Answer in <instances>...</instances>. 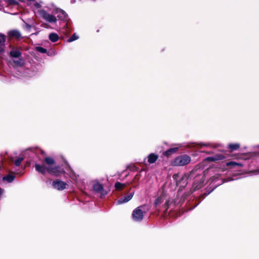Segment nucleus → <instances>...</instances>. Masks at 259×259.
I'll list each match as a JSON object with an SVG mask.
<instances>
[{
    "instance_id": "f257e3e1",
    "label": "nucleus",
    "mask_w": 259,
    "mask_h": 259,
    "mask_svg": "<svg viewBox=\"0 0 259 259\" xmlns=\"http://www.w3.org/2000/svg\"><path fill=\"white\" fill-rule=\"evenodd\" d=\"M35 169L42 174H45L46 171L48 173L58 176L61 174H64L65 171L63 170H60L59 166H55V167H46L44 165H40L38 164L35 165Z\"/></svg>"
},
{
    "instance_id": "f03ea898",
    "label": "nucleus",
    "mask_w": 259,
    "mask_h": 259,
    "mask_svg": "<svg viewBox=\"0 0 259 259\" xmlns=\"http://www.w3.org/2000/svg\"><path fill=\"white\" fill-rule=\"evenodd\" d=\"M144 208V205H141L133 210L132 213V218L134 221L136 222H139L143 220L144 214L145 213Z\"/></svg>"
},
{
    "instance_id": "7ed1b4c3",
    "label": "nucleus",
    "mask_w": 259,
    "mask_h": 259,
    "mask_svg": "<svg viewBox=\"0 0 259 259\" xmlns=\"http://www.w3.org/2000/svg\"><path fill=\"white\" fill-rule=\"evenodd\" d=\"M191 161V158L187 155H183L177 157L173 161V165L177 166H184Z\"/></svg>"
},
{
    "instance_id": "20e7f679",
    "label": "nucleus",
    "mask_w": 259,
    "mask_h": 259,
    "mask_svg": "<svg viewBox=\"0 0 259 259\" xmlns=\"http://www.w3.org/2000/svg\"><path fill=\"white\" fill-rule=\"evenodd\" d=\"M39 15L46 21L50 23H55L57 22V18L52 14H50L44 10H40L38 11Z\"/></svg>"
},
{
    "instance_id": "39448f33",
    "label": "nucleus",
    "mask_w": 259,
    "mask_h": 259,
    "mask_svg": "<svg viewBox=\"0 0 259 259\" xmlns=\"http://www.w3.org/2000/svg\"><path fill=\"white\" fill-rule=\"evenodd\" d=\"M66 183L60 180L54 181L53 182V187L58 190H63L65 189L66 188Z\"/></svg>"
},
{
    "instance_id": "423d86ee",
    "label": "nucleus",
    "mask_w": 259,
    "mask_h": 259,
    "mask_svg": "<svg viewBox=\"0 0 259 259\" xmlns=\"http://www.w3.org/2000/svg\"><path fill=\"white\" fill-rule=\"evenodd\" d=\"M93 189L96 192L100 193L102 196H105L107 194L104 190L103 185L99 183L94 184Z\"/></svg>"
},
{
    "instance_id": "0eeeda50",
    "label": "nucleus",
    "mask_w": 259,
    "mask_h": 259,
    "mask_svg": "<svg viewBox=\"0 0 259 259\" xmlns=\"http://www.w3.org/2000/svg\"><path fill=\"white\" fill-rule=\"evenodd\" d=\"M8 35L10 38H15L19 39L21 37L20 32L16 30H11L9 32Z\"/></svg>"
},
{
    "instance_id": "6e6552de",
    "label": "nucleus",
    "mask_w": 259,
    "mask_h": 259,
    "mask_svg": "<svg viewBox=\"0 0 259 259\" xmlns=\"http://www.w3.org/2000/svg\"><path fill=\"white\" fill-rule=\"evenodd\" d=\"M133 194L131 193L130 194L127 195L126 196H125L124 197H122V198H121L120 199H119L117 201V203L118 204L126 203V202H128V201H130L133 198Z\"/></svg>"
},
{
    "instance_id": "1a4fd4ad",
    "label": "nucleus",
    "mask_w": 259,
    "mask_h": 259,
    "mask_svg": "<svg viewBox=\"0 0 259 259\" xmlns=\"http://www.w3.org/2000/svg\"><path fill=\"white\" fill-rule=\"evenodd\" d=\"M158 156L154 153L150 154L148 156V161L149 163H154L158 159Z\"/></svg>"
},
{
    "instance_id": "9d476101",
    "label": "nucleus",
    "mask_w": 259,
    "mask_h": 259,
    "mask_svg": "<svg viewBox=\"0 0 259 259\" xmlns=\"http://www.w3.org/2000/svg\"><path fill=\"white\" fill-rule=\"evenodd\" d=\"M45 161L49 166L48 167H53L52 166L55 163L54 159L50 157H47L45 158Z\"/></svg>"
},
{
    "instance_id": "9b49d317",
    "label": "nucleus",
    "mask_w": 259,
    "mask_h": 259,
    "mask_svg": "<svg viewBox=\"0 0 259 259\" xmlns=\"http://www.w3.org/2000/svg\"><path fill=\"white\" fill-rule=\"evenodd\" d=\"M165 199V196L164 195H161L160 196H159V197H158L156 200H155V206H158V205H159L160 204H161L163 201V200Z\"/></svg>"
},
{
    "instance_id": "f8f14e48",
    "label": "nucleus",
    "mask_w": 259,
    "mask_h": 259,
    "mask_svg": "<svg viewBox=\"0 0 259 259\" xmlns=\"http://www.w3.org/2000/svg\"><path fill=\"white\" fill-rule=\"evenodd\" d=\"M15 179V176L14 175H8L7 176H4L3 178V180L4 181H6L9 183L12 182Z\"/></svg>"
},
{
    "instance_id": "ddd939ff",
    "label": "nucleus",
    "mask_w": 259,
    "mask_h": 259,
    "mask_svg": "<svg viewBox=\"0 0 259 259\" xmlns=\"http://www.w3.org/2000/svg\"><path fill=\"white\" fill-rule=\"evenodd\" d=\"M6 41V36L5 35L0 34V52H2L3 50V46Z\"/></svg>"
},
{
    "instance_id": "4468645a",
    "label": "nucleus",
    "mask_w": 259,
    "mask_h": 259,
    "mask_svg": "<svg viewBox=\"0 0 259 259\" xmlns=\"http://www.w3.org/2000/svg\"><path fill=\"white\" fill-rule=\"evenodd\" d=\"M21 53L17 50H14L10 52V55L14 58H19L21 56Z\"/></svg>"
},
{
    "instance_id": "2eb2a0df",
    "label": "nucleus",
    "mask_w": 259,
    "mask_h": 259,
    "mask_svg": "<svg viewBox=\"0 0 259 259\" xmlns=\"http://www.w3.org/2000/svg\"><path fill=\"white\" fill-rule=\"evenodd\" d=\"M49 39L52 42H56L59 39V36L57 34L55 33H52L49 35Z\"/></svg>"
},
{
    "instance_id": "dca6fc26",
    "label": "nucleus",
    "mask_w": 259,
    "mask_h": 259,
    "mask_svg": "<svg viewBox=\"0 0 259 259\" xmlns=\"http://www.w3.org/2000/svg\"><path fill=\"white\" fill-rule=\"evenodd\" d=\"M126 186L125 184L120 183L119 182H116L115 184V187L117 190H121L123 189Z\"/></svg>"
},
{
    "instance_id": "f3484780",
    "label": "nucleus",
    "mask_w": 259,
    "mask_h": 259,
    "mask_svg": "<svg viewBox=\"0 0 259 259\" xmlns=\"http://www.w3.org/2000/svg\"><path fill=\"white\" fill-rule=\"evenodd\" d=\"M178 148H174L169 149L165 152V155L167 156H169L171 154L175 153L178 150Z\"/></svg>"
},
{
    "instance_id": "a211bd4d",
    "label": "nucleus",
    "mask_w": 259,
    "mask_h": 259,
    "mask_svg": "<svg viewBox=\"0 0 259 259\" xmlns=\"http://www.w3.org/2000/svg\"><path fill=\"white\" fill-rule=\"evenodd\" d=\"M240 147L239 144H231L229 145V148L230 149L231 151L237 150Z\"/></svg>"
},
{
    "instance_id": "6ab92c4d",
    "label": "nucleus",
    "mask_w": 259,
    "mask_h": 259,
    "mask_svg": "<svg viewBox=\"0 0 259 259\" xmlns=\"http://www.w3.org/2000/svg\"><path fill=\"white\" fill-rule=\"evenodd\" d=\"M227 166H242V164L236 162L235 161H230L229 162H227L226 163Z\"/></svg>"
},
{
    "instance_id": "aec40b11",
    "label": "nucleus",
    "mask_w": 259,
    "mask_h": 259,
    "mask_svg": "<svg viewBox=\"0 0 259 259\" xmlns=\"http://www.w3.org/2000/svg\"><path fill=\"white\" fill-rule=\"evenodd\" d=\"M78 38V36L75 34H73L68 40V42H72Z\"/></svg>"
},
{
    "instance_id": "412c9836",
    "label": "nucleus",
    "mask_w": 259,
    "mask_h": 259,
    "mask_svg": "<svg viewBox=\"0 0 259 259\" xmlns=\"http://www.w3.org/2000/svg\"><path fill=\"white\" fill-rule=\"evenodd\" d=\"M23 160V158L20 157V158H18L17 160H16L14 161V163L16 166H19Z\"/></svg>"
},
{
    "instance_id": "4be33fe9",
    "label": "nucleus",
    "mask_w": 259,
    "mask_h": 259,
    "mask_svg": "<svg viewBox=\"0 0 259 259\" xmlns=\"http://www.w3.org/2000/svg\"><path fill=\"white\" fill-rule=\"evenodd\" d=\"M36 50L37 51H38L39 52L41 53H45L47 52V50L46 49H45L44 48L40 47H37L36 48Z\"/></svg>"
},
{
    "instance_id": "5701e85b",
    "label": "nucleus",
    "mask_w": 259,
    "mask_h": 259,
    "mask_svg": "<svg viewBox=\"0 0 259 259\" xmlns=\"http://www.w3.org/2000/svg\"><path fill=\"white\" fill-rule=\"evenodd\" d=\"M217 160H222L225 158V156L222 154H217L215 155Z\"/></svg>"
},
{
    "instance_id": "b1692460",
    "label": "nucleus",
    "mask_w": 259,
    "mask_h": 259,
    "mask_svg": "<svg viewBox=\"0 0 259 259\" xmlns=\"http://www.w3.org/2000/svg\"><path fill=\"white\" fill-rule=\"evenodd\" d=\"M7 2L11 5H17L18 4L17 0H7Z\"/></svg>"
},
{
    "instance_id": "393cba45",
    "label": "nucleus",
    "mask_w": 259,
    "mask_h": 259,
    "mask_svg": "<svg viewBox=\"0 0 259 259\" xmlns=\"http://www.w3.org/2000/svg\"><path fill=\"white\" fill-rule=\"evenodd\" d=\"M169 203H170V200H166V202H165V203L164 206L165 210H167L168 209Z\"/></svg>"
},
{
    "instance_id": "a878e982",
    "label": "nucleus",
    "mask_w": 259,
    "mask_h": 259,
    "mask_svg": "<svg viewBox=\"0 0 259 259\" xmlns=\"http://www.w3.org/2000/svg\"><path fill=\"white\" fill-rule=\"evenodd\" d=\"M206 159L211 161H214L217 160L216 158L215 157V156L214 157H207Z\"/></svg>"
},
{
    "instance_id": "bb28decb",
    "label": "nucleus",
    "mask_w": 259,
    "mask_h": 259,
    "mask_svg": "<svg viewBox=\"0 0 259 259\" xmlns=\"http://www.w3.org/2000/svg\"><path fill=\"white\" fill-rule=\"evenodd\" d=\"M199 145L201 146H207L209 145L208 144H203V143L199 144Z\"/></svg>"
}]
</instances>
